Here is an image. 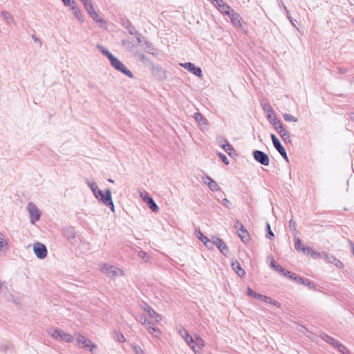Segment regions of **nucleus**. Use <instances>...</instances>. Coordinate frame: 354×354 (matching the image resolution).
Here are the masks:
<instances>
[{
  "mask_svg": "<svg viewBox=\"0 0 354 354\" xmlns=\"http://www.w3.org/2000/svg\"><path fill=\"white\" fill-rule=\"evenodd\" d=\"M47 334L54 339L59 342L71 343L74 340V337L58 328L52 327L47 330Z\"/></svg>",
  "mask_w": 354,
  "mask_h": 354,
  "instance_id": "obj_1",
  "label": "nucleus"
},
{
  "mask_svg": "<svg viewBox=\"0 0 354 354\" xmlns=\"http://www.w3.org/2000/svg\"><path fill=\"white\" fill-rule=\"evenodd\" d=\"M87 185L91 189L95 196L102 201L106 206H111V190L107 189L105 194L98 189L97 184L95 182L87 181Z\"/></svg>",
  "mask_w": 354,
  "mask_h": 354,
  "instance_id": "obj_2",
  "label": "nucleus"
},
{
  "mask_svg": "<svg viewBox=\"0 0 354 354\" xmlns=\"http://www.w3.org/2000/svg\"><path fill=\"white\" fill-rule=\"evenodd\" d=\"M274 122L272 123L274 128L276 129L277 133L280 135L282 140L286 143H290L291 138L290 133L285 129L283 123L278 118L274 119Z\"/></svg>",
  "mask_w": 354,
  "mask_h": 354,
  "instance_id": "obj_3",
  "label": "nucleus"
},
{
  "mask_svg": "<svg viewBox=\"0 0 354 354\" xmlns=\"http://www.w3.org/2000/svg\"><path fill=\"white\" fill-rule=\"evenodd\" d=\"M112 67L124 75L133 79V73L127 67V66L120 61L117 57L112 55Z\"/></svg>",
  "mask_w": 354,
  "mask_h": 354,
  "instance_id": "obj_4",
  "label": "nucleus"
},
{
  "mask_svg": "<svg viewBox=\"0 0 354 354\" xmlns=\"http://www.w3.org/2000/svg\"><path fill=\"white\" fill-rule=\"evenodd\" d=\"M75 338L77 340V345L80 348L89 350L91 352H93L96 348L95 344H93L90 339L80 333H75L74 339Z\"/></svg>",
  "mask_w": 354,
  "mask_h": 354,
  "instance_id": "obj_5",
  "label": "nucleus"
},
{
  "mask_svg": "<svg viewBox=\"0 0 354 354\" xmlns=\"http://www.w3.org/2000/svg\"><path fill=\"white\" fill-rule=\"evenodd\" d=\"M27 211L30 216V223L35 224L41 217V212L35 204L30 202L27 205Z\"/></svg>",
  "mask_w": 354,
  "mask_h": 354,
  "instance_id": "obj_6",
  "label": "nucleus"
},
{
  "mask_svg": "<svg viewBox=\"0 0 354 354\" xmlns=\"http://www.w3.org/2000/svg\"><path fill=\"white\" fill-rule=\"evenodd\" d=\"M33 250L36 257L40 259H43L47 256V248L45 245L41 243H35L33 245Z\"/></svg>",
  "mask_w": 354,
  "mask_h": 354,
  "instance_id": "obj_7",
  "label": "nucleus"
},
{
  "mask_svg": "<svg viewBox=\"0 0 354 354\" xmlns=\"http://www.w3.org/2000/svg\"><path fill=\"white\" fill-rule=\"evenodd\" d=\"M271 139L273 143L274 148L277 151L281 154V156L288 162V158L286 153V151L285 148L281 145L279 140L277 138L274 134H271Z\"/></svg>",
  "mask_w": 354,
  "mask_h": 354,
  "instance_id": "obj_8",
  "label": "nucleus"
},
{
  "mask_svg": "<svg viewBox=\"0 0 354 354\" xmlns=\"http://www.w3.org/2000/svg\"><path fill=\"white\" fill-rule=\"evenodd\" d=\"M253 156L256 161L261 163L264 166H268L270 164V159L268 156L259 150H255L253 152Z\"/></svg>",
  "mask_w": 354,
  "mask_h": 354,
  "instance_id": "obj_9",
  "label": "nucleus"
},
{
  "mask_svg": "<svg viewBox=\"0 0 354 354\" xmlns=\"http://www.w3.org/2000/svg\"><path fill=\"white\" fill-rule=\"evenodd\" d=\"M213 5L219 10V12L227 16L231 13V11L233 10L230 6L224 2L223 0H214Z\"/></svg>",
  "mask_w": 354,
  "mask_h": 354,
  "instance_id": "obj_10",
  "label": "nucleus"
},
{
  "mask_svg": "<svg viewBox=\"0 0 354 354\" xmlns=\"http://www.w3.org/2000/svg\"><path fill=\"white\" fill-rule=\"evenodd\" d=\"M180 65L189 71L190 73L194 74V75L202 77H203V72L201 68L196 66L194 64L191 62H186V63H180Z\"/></svg>",
  "mask_w": 354,
  "mask_h": 354,
  "instance_id": "obj_11",
  "label": "nucleus"
},
{
  "mask_svg": "<svg viewBox=\"0 0 354 354\" xmlns=\"http://www.w3.org/2000/svg\"><path fill=\"white\" fill-rule=\"evenodd\" d=\"M151 71L152 74L159 80H164L167 78L165 70L159 66H155L151 64Z\"/></svg>",
  "mask_w": 354,
  "mask_h": 354,
  "instance_id": "obj_12",
  "label": "nucleus"
},
{
  "mask_svg": "<svg viewBox=\"0 0 354 354\" xmlns=\"http://www.w3.org/2000/svg\"><path fill=\"white\" fill-rule=\"evenodd\" d=\"M213 243L216 245L219 250L225 256L229 255V249L227 245L223 242L222 239L218 237L214 236L213 237Z\"/></svg>",
  "mask_w": 354,
  "mask_h": 354,
  "instance_id": "obj_13",
  "label": "nucleus"
},
{
  "mask_svg": "<svg viewBox=\"0 0 354 354\" xmlns=\"http://www.w3.org/2000/svg\"><path fill=\"white\" fill-rule=\"evenodd\" d=\"M323 259H326L328 263L333 264L338 268H344L343 263L330 254L324 252Z\"/></svg>",
  "mask_w": 354,
  "mask_h": 354,
  "instance_id": "obj_14",
  "label": "nucleus"
},
{
  "mask_svg": "<svg viewBox=\"0 0 354 354\" xmlns=\"http://www.w3.org/2000/svg\"><path fill=\"white\" fill-rule=\"evenodd\" d=\"M10 247L8 240L6 239L5 234L0 232V252L6 254L10 251Z\"/></svg>",
  "mask_w": 354,
  "mask_h": 354,
  "instance_id": "obj_15",
  "label": "nucleus"
},
{
  "mask_svg": "<svg viewBox=\"0 0 354 354\" xmlns=\"http://www.w3.org/2000/svg\"><path fill=\"white\" fill-rule=\"evenodd\" d=\"M263 109L265 112L267 113V118L272 124L274 122V119L277 118L274 113V111L270 104H264Z\"/></svg>",
  "mask_w": 354,
  "mask_h": 354,
  "instance_id": "obj_16",
  "label": "nucleus"
},
{
  "mask_svg": "<svg viewBox=\"0 0 354 354\" xmlns=\"http://www.w3.org/2000/svg\"><path fill=\"white\" fill-rule=\"evenodd\" d=\"M231 19L232 23L234 26L241 27L242 18L240 15L234 10L231 11V13L228 15Z\"/></svg>",
  "mask_w": 354,
  "mask_h": 354,
  "instance_id": "obj_17",
  "label": "nucleus"
},
{
  "mask_svg": "<svg viewBox=\"0 0 354 354\" xmlns=\"http://www.w3.org/2000/svg\"><path fill=\"white\" fill-rule=\"evenodd\" d=\"M203 180L204 183L207 184L212 192L220 190V187H218L216 182L212 179L209 176H205L203 178Z\"/></svg>",
  "mask_w": 354,
  "mask_h": 354,
  "instance_id": "obj_18",
  "label": "nucleus"
},
{
  "mask_svg": "<svg viewBox=\"0 0 354 354\" xmlns=\"http://www.w3.org/2000/svg\"><path fill=\"white\" fill-rule=\"evenodd\" d=\"M257 299H259V300L263 301H264L266 303L274 305V306H277V308H280L281 307L280 303H279L277 301L273 300L272 298H270L269 297H267V296L261 295V294H259L257 296Z\"/></svg>",
  "mask_w": 354,
  "mask_h": 354,
  "instance_id": "obj_19",
  "label": "nucleus"
},
{
  "mask_svg": "<svg viewBox=\"0 0 354 354\" xmlns=\"http://www.w3.org/2000/svg\"><path fill=\"white\" fill-rule=\"evenodd\" d=\"M238 235L241 238L243 242L247 243L249 241V234L247 230L243 225H241V227L238 230Z\"/></svg>",
  "mask_w": 354,
  "mask_h": 354,
  "instance_id": "obj_20",
  "label": "nucleus"
},
{
  "mask_svg": "<svg viewBox=\"0 0 354 354\" xmlns=\"http://www.w3.org/2000/svg\"><path fill=\"white\" fill-rule=\"evenodd\" d=\"M180 336L184 339L187 344L194 343V339L189 335L187 330L185 328H181L179 330Z\"/></svg>",
  "mask_w": 354,
  "mask_h": 354,
  "instance_id": "obj_21",
  "label": "nucleus"
},
{
  "mask_svg": "<svg viewBox=\"0 0 354 354\" xmlns=\"http://www.w3.org/2000/svg\"><path fill=\"white\" fill-rule=\"evenodd\" d=\"M302 251L304 253H306L314 258H317V257L323 258V256H324V252H322V253L317 252L309 247L303 246Z\"/></svg>",
  "mask_w": 354,
  "mask_h": 354,
  "instance_id": "obj_22",
  "label": "nucleus"
},
{
  "mask_svg": "<svg viewBox=\"0 0 354 354\" xmlns=\"http://www.w3.org/2000/svg\"><path fill=\"white\" fill-rule=\"evenodd\" d=\"M146 328L149 333L156 337H158L160 335V330L157 327H155L153 322H151V324H148Z\"/></svg>",
  "mask_w": 354,
  "mask_h": 354,
  "instance_id": "obj_23",
  "label": "nucleus"
},
{
  "mask_svg": "<svg viewBox=\"0 0 354 354\" xmlns=\"http://www.w3.org/2000/svg\"><path fill=\"white\" fill-rule=\"evenodd\" d=\"M232 267L233 268V270L236 272V273L239 276V277H243L244 274H245V271L241 267V265L240 263L237 261H233L232 263Z\"/></svg>",
  "mask_w": 354,
  "mask_h": 354,
  "instance_id": "obj_24",
  "label": "nucleus"
},
{
  "mask_svg": "<svg viewBox=\"0 0 354 354\" xmlns=\"http://www.w3.org/2000/svg\"><path fill=\"white\" fill-rule=\"evenodd\" d=\"M321 337L324 342H327L329 344H331L336 348L337 347V345L339 343L337 340L335 339L334 338H333L332 337H330L329 335H328L326 334H323L321 336Z\"/></svg>",
  "mask_w": 354,
  "mask_h": 354,
  "instance_id": "obj_25",
  "label": "nucleus"
},
{
  "mask_svg": "<svg viewBox=\"0 0 354 354\" xmlns=\"http://www.w3.org/2000/svg\"><path fill=\"white\" fill-rule=\"evenodd\" d=\"M145 202L152 212H157L159 210L158 206L151 197L147 198Z\"/></svg>",
  "mask_w": 354,
  "mask_h": 354,
  "instance_id": "obj_26",
  "label": "nucleus"
},
{
  "mask_svg": "<svg viewBox=\"0 0 354 354\" xmlns=\"http://www.w3.org/2000/svg\"><path fill=\"white\" fill-rule=\"evenodd\" d=\"M73 11V14L75 16V17L80 21H83L82 16L81 15L80 10L77 7L76 3L75 2L73 5L69 6Z\"/></svg>",
  "mask_w": 354,
  "mask_h": 354,
  "instance_id": "obj_27",
  "label": "nucleus"
},
{
  "mask_svg": "<svg viewBox=\"0 0 354 354\" xmlns=\"http://www.w3.org/2000/svg\"><path fill=\"white\" fill-rule=\"evenodd\" d=\"M296 282L298 283L303 284L306 286H308L310 289H315V285L312 283L308 279H304L301 277H299V278H296Z\"/></svg>",
  "mask_w": 354,
  "mask_h": 354,
  "instance_id": "obj_28",
  "label": "nucleus"
},
{
  "mask_svg": "<svg viewBox=\"0 0 354 354\" xmlns=\"http://www.w3.org/2000/svg\"><path fill=\"white\" fill-rule=\"evenodd\" d=\"M194 118L195 120L198 123L199 125H206L207 124V120L205 118H204L200 113L196 112L194 114Z\"/></svg>",
  "mask_w": 354,
  "mask_h": 354,
  "instance_id": "obj_29",
  "label": "nucleus"
},
{
  "mask_svg": "<svg viewBox=\"0 0 354 354\" xmlns=\"http://www.w3.org/2000/svg\"><path fill=\"white\" fill-rule=\"evenodd\" d=\"M144 50L150 54L155 55V49L152 46L151 44L147 41H144Z\"/></svg>",
  "mask_w": 354,
  "mask_h": 354,
  "instance_id": "obj_30",
  "label": "nucleus"
},
{
  "mask_svg": "<svg viewBox=\"0 0 354 354\" xmlns=\"http://www.w3.org/2000/svg\"><path fill=\"white\" fill-rule=\"evenodd\" d=\"M136 56H137L140 61H141L143 64H152L148 59L147 57L142 53L139 52V51H137L136 53Z\"/></svg>",
  "mask_w": 354,
  "mask_h": 354,
  "instance_id": "obj_31",
  "label": "nucleus"
},
{
  "mask_svg": "<svg viewBox=\"0 0 354 354\" xmlns=\"http://www.w3.org/2000/svg\"><path fill=\"white\" fill-rule=\"evenodd\" d=\"M147 313L151 318L155 319L156 323L159 322V321L161 319L160 315L158 314L152 308L150 309V310H149Z\"/></svg>",
  "mask_w": 354,
  "mask_h": 354,
  "instance_id": "obj_32",
  "label": "nucleus"
},
{
  "mask_svg": "<svg viewBox=\"0 0 354 354\" xmlns=\"http://www.w3.org/2000/svg\"><path fill=\"white\" fill-rule=\"evenodd\" d=\"M124 275L122 269L112 266V278L115 277H121Z\"/></svg>",
  "mask_w": 354,
  "mask_h": 354,
  "instance_id": "obj_33",
  "label": "nucleus"
},
{
  "mask_svg": "<svg viewBox=\"0 0 354 354\" xmlns=\"http://www.w3.org/2000/svg\"><path fill=\"white\" fill-rule=\"evenodd\" d=\"M97 48L99 49V50L105 55L110 61H111V52L106 48H105L102 45L97 44Z\"/></svg>",
  "mask_w": 354,
  "mask_h": 354,
  "instance_id": "obj_34",
  "label": "nucleus"
},
{
  "mask_svg": "<svg viewBox=\"0 0 354 354\" xmlns=\"http://www.w3.org/2000/svg\"><path fill=\"white\" fill-rule=\"evenodd\" d=\"M216 142L222 149H224L226 145L229 144V142L223 136L218 137L216 138Z\"/></svg>",
  "mask_w": 354,
  "mask_h": 354,
  "instance_id": "obj_35",
  "label": "nucleus"
},
{
  "mask_svg": "<svg viewBox=\"0 0 354 354\" xmlns=\"http://www.w3.org/2000/svg\"><path fill=\"white\" fill-rule=\"evenodd\" d=\"M194 344L200 348H203L205 346V341L198 335H195Z\"/></svg>",
  "mask_w": 354,
  "mask_h": 354,
  "instance_id": "obj_36",
  "label": "nucleus"
},
{
  "mask_svg": "<svg viewBox=\"0 0 354 354\" xmlns=\"http://www.w3.org/2000/svg\"><path fill=\"white\" fill-rule=\"evenodd\" d=\"M138 255L140 258H141L145 262H149L150 260V256L148 253L145 251L140 250L138 252Z\"/></svg>",
  "mask_w": 354,
  "mask_h": 354,
  "instance_id": "obj_37",
  "label": "nucleus"
},
{
  "mask_svg": "<svg viewBox=\"0 0 354 354\" xmlns=\"http://www.w3.org/2000/svg\"><path fill=\"white\" fill-rule=\"evenodd\" d=\"M124 26H125L126 29L128 30V32L131 35H138V32L136 30L134 27H133L129 21H127L126 24H123Z\"/></svg>",
  "mask_w": 354,
  "mask_h": 354,
  "instance_id": "obj_38",
  "label": "nucleus"
},
{
  "mask_svg": "<svg viewBox=\"0 0 354 354\" xmlns=\"http://www.w3.org/2000/svg\"><path fill=\"white\" fill-rule=\"evenodd\" d=\"M87 12L93 9L91 0H80Z\"/></svg>",
  "mask_w": 354,
  "mask_h": 354,
  "instance_id": "obj_39",
  "label": "nucleus"
},
{
  "mask_svg": "<svg viewBox=\"0 0 354 354\" xmlns=\"http://www.w3.org/2000/svg\"><path fill=\"white\" fill-rule=\"evenodd\" d=\"M88 15L97 22H102V20L99 17L97 13L95 11L94 8L87 12Z\"/></svg>",
  "mask_w": 354,
  "mask_h": 354,
  "instance_id": "obj_40",
  "label": "nucleus"
},
{
  "mask_svg": "<svg viewBox=\"0 0 354 354\" xmlns=\"http://www.w3.org/2000/svg\"><path fill=\"white\" fill-rule=\"evenodd\" d=\"M277 272L281 273L283 275L286 276L288 274H290V272L285 270L280 265L276 264V266L273 268Z\"/></svg>",
  "mask_w": 354,
  "mask_h": 354,
  "instance_id": "obj_41",
  "label": "nucleus"
},
{
  "mask_svg": "<svg viewBox=\"0 0 354 354\" xmlns=\"http://www.w3.org/2000/svg\"><path fill=\"white\" fill-rule=\"evenodd\" d=\"M283 119L285 120V121H286V122H297L298 120L296 117L293 116L292 115L288 114V113H284L283 115Z\"/></svg>",
  "mask_w": 354,
  "mask_h": 354,
  "instance_id": "obj_42",
  "label": "nucleus"
},
{
  "mask_svg": "<svg viewBox=\"0 0 354 354\" xmlns=\"http://www.w3.org/2000/svg\"><path fill=\"white\" fill-rule=\"evenodd\" d=\"M1 16L8 23L9 22H12L14 21V19H13L12 16L9 12H8L6 11H2L1 12Z\"/></svg>",
  "mask_w": 354,
  "mask_h": 354,
  "instance_id": "obj_43",
  "label": "nucleus"
},
{
  "mask_svg": "<svg viewBox=\"0 0 354 354\" xmlns=\"http://www.w3.org/2000/svg\"><path fill=\"white\" fill-rule=\"evenodd\" d=\"M137 320L145 326H147L148 324H151V322L148 321L147 319L142 315H138Z\"/></svg>",
  "mask_w": 354,
  "mask_h": 354,
  "instance_id": "obj_44",
  "label": "nucleus"
},
{
  "mask_svg": "<svg viewBox=\"0 0 354 354\" xmlns=\"http://www.w3.org/2000/svg\"><path fill=\"white\" fill-rule=\"evenodd\" d=\"M337 349L342 354H350L349 351L340 342L337 345Z\"/></svg>",
  "mask_w": 354,
  "mask_h": 354,
  "instance_id": "obj_45",
  "label": "nucleus"
},
{
  "mask_svg": "<svg viewBox=\"0 0 354 354\" xmlns=\"http://www.w3.org/2000/svg\"><path fill=\"white\" fill-rule=\"evenodd\" d=\"M101 271L103 273L109 275L111 273V266L109 263L104 264L101 267Z\"/></svg>",
  "mask_w": 354,
  "mask_h": 354,
  "instance_id": "obj_46",
  "label": "nucleus"
},
{
  "mask_svg": "<svg viewBox=\"0 0 354 354\" xmlns=\"http://www.w3.org/2000/svg\"><path fill=\"white\" fill-rule=\"evenodd\" d=\"M266 230H267L266 237L269 239H272L274 236V233L272 232V231L271 230L270 225L268 223H267V225H266Z\"/></svg>",
  "mask_w": 354,
  "mask_h": 354,
  "instance_id": "obj_47",
  "label": "nucleus"
},
{
  "mask_svg": "<svg viewBox=\"0 0 354 354\" xmlns=\"http://www.w3.org/2000/svg\"><path fill=\"white\" fill-rule=\"evenodd\" d=\"M223 150L230 156L232 155L233 152H234V148L230 143L226 145Z\"/></svg>",
  "mask_w": 354,
  "mask_h": 354,
  "instance_id": "obj_48",
  "label": "nucleus"
},
{
  "mask_svg": "<svg viewBox=\"0 0 354 354\" xmlns=\"http://www.w3.org/2000/svg\"><path fill=\"white\" fill-rule=\"evenodd\" d=\"M139 195L140 197L145 202L147 198H150L151 196L149 195L148 192L145 190H139Z\"/></svg>",
  "mask_w": 354,
  "mask_h": 354,
  "instance_id": "obj_49",
  "label": "nucleus"
},
{
  "mask_svg": "<svg viewBox=\"0 0 354 354\" xmlns=\"http://www.w3.org/2000/svg\"><path fill=\"white\" fill-rule=\"evenodd\" d=\"M302 247L301 245V240L298 237H295V248L297 251L302 250Z\"/></svg>",
  "mask_w": 354,
  "mask_h": 354,
  "instance_id": "obj_50",
  "label": "nucleus"
},
{
  "mask_svg": "<svg viewBox=\"0 0 354 354\" xmlns=\"http://www.w3.org/2000/svg\"><path fill=\"white\" fill-rule=\"evenodd\" d=\"M198 238L203 242V244H206L207 242H209V239L205 236L201 231L198 232Z\"/></svg>",
  "mask_w": 354,
  "mask_h": 354,
  "instance_id": "obj_51",
  "label": "nucleus"
},
{
  "mask_svg": "<svg viewBox=\"0 0 354 354\" xmlns=\"http://www.w3.org/2000/svg\"><path fill=\"white\" fill-rule=\"evenodd\" d=\"M188 345L192 348L195 354H201V351L202 348L198 347L196 345L194 344V343H190Z\"/></svg>",
  "mask_w": 354,
  "mask_h": 354,
  "instance_id": "obj_52",
  "label": "nucleus"
},
{
  "mask_svg": "<svg viewBox=\"0 0 354 354\" xmlns=\"http://www.w3.org/2000/svg\"><path fill=\"white\" fill-rule=\"evenodd\" d=\"M289 227H290V230L293 232H295L297 231V223L295 221H293L292 219H291L290 221H289Z\"/></svg>",
  "mask_w": 354,
  "mask_h": 354,
  "instance_id": "obj_53",
  "label": "nucleus"
},
{
  "mask_svg": "<svg viewBox=\"0 0 354 354\" xmlns=\"http://www.w3.org/2000/svg\"><path fill=\"white\" fill-rule=\"evenodd\" d=\"M133 349L135 354H145L142 348L138 345H133Z\"/></svg>",
  "mask_w": 354,
  "mask_h": 354,
  "instance_id": "obj_54",
  "label": "nucleus"
},
{
  "mask_svg": "<svg viewBox=\"0 0 354 354\" xmlns=\"http://www.w3.org/2000/svg\"><path fill=\"white\" fill-rule=\"evenodd\" d=\"M247 293L248 296L252 297L256 299H257V296L259 295V293H257L254 291H253L252 288L250 287L248 288Z\"/></svg>",
  "mask_w": 354,
  "mask_h": 354,
  "instance_id": "obj_55",
  "label": "nucleus"
},
{
  "mask_svg": "<svg viewBox=\"0 0 354 354\" xmlns=\"http://www.w3.org/2000/svg\"><path fill=\"white\" fill-rule=\"evenodd\" d=\"M115 335H116V338L119 342H124L126 341V339H125L124 336L123 335V334L116 333Z\"/></svg>",
  "mask_w": 354,
  "mask_h": 354,
  "instance_id": "obj_56",
  "label": "nucleus"
},
{
  "mask_svg": "<svg viewBox=\"0 0 354 354\" xmlns=\"http://www.w3.org/2000/svg\"><path fill=\"white\" fill-rule=\"evenodd\" d=\"M218 156L220 157V158L222 160V161L225 164V165H229V160L227 159V158L226 157V156L222 153H218Z\"/></svg>",
  "mask_w": 354,
  "mask_h": 354,
  "instance_id": "obj_57",
  "label": "nucleus"
},
{
  "mask_svg": "<svg viewBox=\"0 0 354 354\" xmlns=\"http://www.w3.org/2000/svg\"><path fill=\"white\" fill-rule=\"evenodd\" d=\"M140 308L142 310L148 313L149 310H150V309L151 308V306H149L146 303H143L141 306H140Z\"/></svg>",
  "mask_w": 354,
  "mask_h": 354,
  "instance_id": "obj_58",
  "label": "nucleus"
},
{
  "mask_svg": "<svg viewBox=\"0 0 354 354\" xmlns=\"http://www.w3.org/2000/svg\"><path fill=\"white\" fill-rule=\"evenodd\" d=\"M64 5L66 6L69 7L71 5H73V3H75V0H62Z\"/></svg>",
  "mask_w": 354,
  "mask_h": 354,
  "instance_id": "obj_59",
  "label": "nucleus"
},
{
  "mask_svg": "<svg viewBox=\"0 0 354 354\" xmlns=\"http://www.w3.org/2000/svg\"><path fill=\"white\" fill-rule=\"evenodd\" d=\"M222 205L226 207H230L231 203L227 198H224L222 201Z\"/></svg>",
  "mask_w": 354,
  "mask_h": 354,
  "instance_id": "obj_60",
  "label": "nucleus"
},
{
  "mask_svg": "<svg viewBox=\"0 0 354 354\" xmlns=\"http://www.w3.org/2000/svg\"><path fill=\"white\" fill-rule=\"evenodd\" d=\"M268 259L270 261V266L273 268L276 266L274 258L272 256H269Z\"/></svg>",
  "mask_w": 354,
  "mask_h": 354,
  "instance_id": "obj_61",
  "label": "nucleus"
},
{
  "mask_svg": "<svg viewBox=\"0 0 354 354\" xmlns=\"http://www.w3.org/2000/svg\"><path fill=\"white\" fill-rule=\"evenodd\" d=\"M207 248L212 249L214 244L213 243V240L210 241L209 239V242H207L206 244H204Z\"/></svg>",
  "mask_w": 354,
  "mask_h": 354,
  "instance_id": "obj_62",
  "label": "nucleus"
},
{
  "mask_svg": "<svg viewBox=\"0 0 354 354\" xmlns=\"http://www.w3.org/2000/svg\"><path fill=\"white\" fill-rule=\"evenodd\" d=\"M138 37H137V41H138V43H139L140 44L144 46V40L142 39V37L138 33Z\"/></svg>",
  "mask_w": 354,
  "mask_h": 354,
  "instance_id": "obj_63",
  "label": "nucleus"
},
{
  "mask_svg": "<svg viewBox=\"0 0 354 354\" xmlns=\"http://www.w3.org/2000/svg\"><path fill=\"white\" fill-rule=\"evenodd\" d=\"M349 246L351 248V252L354 257V243L351 241H349Z\"/></svg>",
  "mask_w": 354,
  "mask_h": 354,
  "instance_id": "obj_64",
  "label": "nucleus"
}]
</instances>
